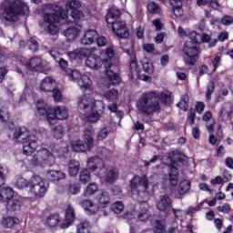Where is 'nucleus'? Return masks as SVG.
Returning <instances> with one entry per match:
<instances>
[{
	"label": "nucleus",
	"instance_id": "f257e3e1",
	"mask_svg": "<svg viewBox=\"0 0 233 233\" xmlns=\"http://www.w3.org/2000/svg\"><path fill=\"white\" fill-rule=\"evenodd\" d=\"M81 8V2L79 0H69L66 4V9L56 4H47L44 5V24L42 28H45L51 35H56L59 32V26H61V21L68 19V10H77Z\"/></svg>",
	"mask_w": 233,
	"mask_h": 233
},
{
	"label": "nucleus",
	"instance_id": "f03ea898",
	"mask_svg": "<svg viewBox=\"0 0 233 233\" xmlns=\"http://www.w3.org/2000/svg\"><path fill=\"white\" fill-rule=\"evenodd\" d=\"M62 157L68 154V147H63L59 149V147L55 144H51L50 147L38 150L32 157L31 164L33 167H54L56 165V156Z\"/></svg>",
	"mask_w": 233,
	"mask_h": 233
},
{
	"label": "nucleus",
	"instance_id": "7ed1b4c3",
	"mask_svg": "<svg viewBox=\"0 0 233 233\" xmlns=\"http://www.w3.org/2000/svg\"><path fill=\"white\" fill-rule=\"evenodd\" d=\"M1 19L9 21V23H16L19 21L20 15H28L30 8L23 0H6L2 3Z\"/></svg>",
	"mask_w": 233,
	"mask_h": 233
},
{
	"label": "nucleus",
	"instance_id": "20e7f679",
	"mask_svg": "<svg viewBox=\"0 0 233 233\" xmlns=\"http://www.w3.org/2000/svg\"><path fill=\"white\" fill-rule=\"evenodd\" d=\"M79 108L85 110L86 121L96 123L105 114V103L94 97L84 96L79 101Z\"/></svg>",
	"mask_w": 233,
	"mask_h": 233
},
{
	"label": "nucleus",
	"instance_id": "39448f33",
	"mask_svg": "<svg viewBox=\"0 0 233 233\" xmlns=\"http://www.w3.org/2000/svg\"><path fill=\"white\" fill-rule=\"evenodd\" d=\"M14 141L23 143L25 156H31L37 150V137L34 132L27 131L25 127H18L12 130Z\"/></svg>",
	"mask_w": 233,
	"mask_h": 233
},
{
	"label": "nucleus",
	"instance_id": "423d86ee",
	"mask_svg": "<svg viewBox=\"0 0 233 233\" xmlns=\"http://www.w3.org/2000/svg\"><path fill=\"white\" fill-rule=\"evenodd\" d=\"M87 167L89 170L95 172L96 176L102 181H106V183H114L117 179V169L116 167H111L106 169L103 159L93 157L87 160Z\"/></svg>",
	"mask_w": 233,
	"mask_h": 233
},
{
	"label": "nucleus",
	"instance_id": "0eeeda50",
	"mask_svg": "<svg viewBox=\"0 0 233 233\" xmlns=\"http://www.w3.org/2000/svg\"><path fill=\"white\" fill-rule=\"evenodd\" d=\"M137 108L138 112L144 116H152V114L157 112L161 106H159L157 97H156V93L149 92L142 94L137 100Z\"/></svg>",
	"mask_w": 233,
	"mask_h": 233
},
{
	"label": "nucleus",
	"instance_id": "6e6552de",
	"mask_svg": "<svg viewBox=\"0 0 233 233\" xmlns=\"http://www.w3.org/2000/svg\"><path fill=\"white\" fill-rule=\"evenodd\" d=\"M121 17V11L116 7L111 8L106 16V21L107 25H112V30L120 39H127L130 35L127 24L125 22L117 21Z\"/></svg>",
	"mask_w": 233,
	"mask_h": 233
},
{
	"label": "nucleus",
	"instance_id": "1a4fd4ad",
	"mask_svg": "<svg viewBox=\"0 0 233 233\" xmlns=\"http://www.w3.org/2000/svg\"><path fill=\"white\" fill-rule=\"evenodd\" d=\"M94 147V127L88 126L84 130L83 141L75 140L71 142V147L75 152H86Z\"/></svg>",
	"mask_w": 233,
	"mask_h": 233
},
{
	"label": "nucleus",
	"instance_id": "9d476101",
	"mask_svg": "<svg viewBox=\"0 0 233 233\" xmlns=\"http://www.w3.org/2000/svg\"><path fill=\"white\" fill-rule=\"evenodd\" d=\"M48 192V184H46L41 176L35 175L29 180V193L34 198H45Z\"/></svg>",
	"mask_w": 233,
	"mask_h": 233
},
{
	"label": "nucleus",
	"instance_id": "9b49d317",
	"mask_svg": "<svg viewBox=\"0 0 233 233\" xmlns=\"http://www.w3.org/2000/svg\"><path fill=\"white\" fill-rule=\"evenodd\" d=\"M18 61L22 66H25L26 70H30L31 72H45L46 70V61L38 56H35L29 60L25 56H20Z\"/></svg>",
	"mask_w": 233,
	"mask_h": 233
},
{
	"label": "nucleus",
	"instance_id": "f8f14e48",
	"mask_svg": "<svg viewBox=\"0 0 233 233\" xmlns=\"http://www.w3.org/2000/svg\"><path fill=\"white\" fill-rule=\"evenodd\" d=\"M198 45L199 44L194 40L186 41L183 52L187 57L186 60L187 65H190L191 66L196 65L198 56H199V48H198Z\"/></svg>",
	"mask_w": 233,
	"mask_h": 233
},
{
	"label": "nucleus",
	"instance_id": "ddd939ff",
	"mask_svg": "<svg viewBox=\"0 0 233 233\" xmlns=\"http://www.w3.org/2000/svg\"><path fill=\"white\" fill-rule=\"evenodd\" d=\"M130 188L132 194H137V196L144 194L146 198H148V193H147V188H148V178H147L146 176L134 177L130 182Z\"/></svg>",
	"mask_w": 233,
	"mask_h": 233
},
{
	"label": "nucleus",
	"instance_id": "4468645a",
	"mask_svg": "<svg viewBox=\"0 0 233 233\" xmlns=\"http://www.w3.org/2000/svg\"><path fill=\"white\" fill-rule=\"evenodd\" d=\"M65 218L60 224V228H68L76 221V211L74 207L70 204H66L64 208Z\"/></svg>",
	"mask_w": 233,
	"mask_h": 233
},
{
	"label": "nucleus",
	"instance_id": "2eb2a0df",
	"mask_svg": "<svg viewBox=\"0 0 233 233\" xmlns=\"http://www.w3.org/2000/svg\"><path fill=\"white\" fill-rule=\"evenodd\" d=\"M130 72L132 77H137L141 81H146L147 83H150L152 81V77L147 75H141L139 72V66H137V58L135 56L131 57L130 61Z\"/></svg>",
	"mask_w": 233,
	"mask_h": 233
},
{
	"label": "nucleus",
	"instance_id": "dca6fc26",
	"mask_svg": "<svg viewBox=\"0 0 233 233\" xmlns=\"http://www.w3.org/2000/svg\"><path fill=\"white\" fill-rule=\"evenodd\" d=\"M105 61L101 59V56L91 53V56L86 59V66L91 70H99L103 66Z\"/></svg>",
	"mask_w": 233,
	"mask_h": 233
},
{
	"label": "nucleus",
	"instance_id": "f3484780",
	"mask_svg": "<svg viewBox=\"0 0 233 233\" xmlns=\"http://www.w3.org/2000/svg\"><path fill=\"white\" fill-rule=\"evenodd\" d=\"M80 205L87 216H95V214L99 212V205L91 199H85Z\"/></svg>",
	"mask_w": 233,
	"mask_h": 233
},
{
	"label": "nucleus",
	"instance_id": "a211bd4d",
	"mask_svg": "<svg viewBox=\"0 0 233 233\" xmlns=\"http://www.w3.org/2000/svg\"><path fill=\"white\" fill-rule=\"evenodd\" d=\"M92 54V50L89 48H78L73 52L67 53L70 59H88Z\"/></svg>",
	"mask_w": 233,
	"mask_h": 233
},
{
	"label": "nucleus",
	"instance_id": "6ab92c4d",
	"mask_svg": "<svg viewBox=\"0 0 233 233\" xmlns=\"http://www.w3.org/2000/svg\"><path fill=\"white\" fill-rule=\"evenodd\" d=\"M157 208L160 212H164V214H168L170 209L172 208V200L168 196L160 197L158 202L157 203Z\"/></svg>",
	"mask_w": 233,
	"mask_h": 233
},
{
	"label": "nucleus",
	"instance_id": "aec40b11",
	"mask_svg": "<svg viewBox=\"0 0 233 233\" xmlns=\"http://www.w3.org/2000/svg\"><path fill=\"white\" fill-rule=\"evenodd\" d=\"M67 41H76L81 35V27L77 25H71L64 32Z\"/></svg>",
	"mask_w": 233,
	"mask_h": 233
},
{
	"label": "nucleus",
	"instance_id": "412c9836",
	"mask_svg": "<svg viewBox=\"0 0 233 233\" xmlns=\"http://www.w3.org/2000/svg\"><path fill=\"white\" fill-rule=\"evenodd\" d=\"M56 86L57 83L56 82V79L46 76L40 82L39 88L42 92H52Z\"/></svg>",
	"mask_w": 233,
	"mask_h": 233
},
{
	"label": "nucleus",
	"instance_id": "4be33fe9",
	"mask_svg": "<svg viewBox=\"0 0 233 233\" xmlns=\"http://www.w3.org/2000/svg\"><path fill=\"white\" fill-rule=\"evenodd\" d=\"M96 201L100 208H106L110 205V193L102 191L96 196Z\"/></svg>",
	"mask_w": 233,
	"mask_h": 233
},
{
	"label": "nucleus",
	"instance_id": "5701e85b",
	"mask_svg": "<svg viewBox=\"0 0 233 233\" xmlns=\"http://www.w3.org/2000/svg\"><path fill=\"white\" fill-rule=\"evenodd\" d=\"M46 177L49 179V181L57 183V181L65 179L66 177V174L63 173L61 170H49L46 173Z\"/></svg>",
	"mask_w": 233,
	"mask_h": 233
},
{
	"label": "nucleus",
	"instance_id": "b1692460",
	"mask_svg": "<svg viewBox=\"0 0 233 233\" xmlns=\"http://www.w3.org/2000/svg\"><path fill=\"white\" fill-rule=\"evenodd\" d=\"M81 168V164L76 159H71L67 164V173L72 177H76L79 174V169Z\"/></svg>",
	"mask_w": 233,
	"mask_h": 233
},
{
	"label": "nucleus",
	"instance_id": "393cba45",
	"mask_svg": "<svg viewBox=\"0 0 233 233\" xmlns=\"http://www.w3.org/2000/svg\"><path fill=\"white\" fill-rule=\"evenodd\" d=\"M97 31L88 30L81 39L82 45H92L97 39Z\"/></svg>",
	"mask_w": 233,
	"mask_h": 233
},
{
	"label": "nucleus",
	"instance_id": "a878e982",
	"mask_svg": "<svg viewBox=\"0 0 233 233\" xmlns=\"http://www.w3.org/2000/svg\"><path fill=\"white\" fill-rule=\"evenodd\" d=\"M103 97L109 103H117L119 101V91L116 89H110L103 92Z\"/></svg>",
	"mask_w": 233,
	"mask_h": 233
},
{
	"label": "nucleus",
	"instance_id": "bb28decb",
	"mask_svg": "<svg viewBox=\"0 0 233 233\" xmlns=\"http://www.w3.org/2000/svg\"><path fill=\"white\" fill-rule=\"evenodd\" d=\"M183 0H170L172 6V12L176 17H181L183 15Z\"/></svg>",
	"mask_w": 233,
	"mask_h": 233
},
{
	"label": "nucleus",
	"instance_id": "cd10ccee",
	"mask_svg": "<svg viewBox=\"0 0 233 233\" xmlns=\"http://www.w3.org/2000/svg\"><path fill=\"white\" fill-rule=\"evenodd\" d=\"M178 182H179V171L177 170L176 164H173L170 167V170H169V183L172 187H177Z\"/></svg>",
	"mask_w": 233,
	"mask_h": 233
},
{
	"label": "nucleus",
	"instance_id": "c85d7f7f",
	"mask_svg": "<svg viewBox=\"0 0 233 233\" xmlns=\"http://www.w3.org/2000/svg\"><path fill=\"white\" fill-rule=\"evenodd\" d=\"M77 83L81 90L86 91L92 88V80L90 79V76L86 75L81 76L80 79L77 80Z\"/></svg>",
	"mask_w": 233,
	"mask_h": 233
},
{
	"label": "nucleus",
	"instance_id": "c756f323",
	"mask_svg": "<svg viewBox=\"0 0 233 233\" xmlns=\"http://www.w3.org/2000/svg\"><path fill=\"white\" fill-rule=\"evenodd\" d=\"M20 220L15 217H5L1 221V225L4 228H14L15 225H19Z\"/></svg>",
	"mask_w": 233,
	"mask_h": 233
},
{
	"label": "nucleus",
	"instance_id": "7c9ffc66",
	"mask_svg": "<svg viewBox=\"0 0 233 233\" xmlns=\"http://www.w3.org/2000/svg\"><path fill=\"white\" fill-rule=\"evenodd\" d=\"M137 218L139 221H147L148 218H150V212L148 211V204H147L146 202L141 203Z\"/></svg>",
	"mask_w": 233,
	"mask_h": 233
},
{
	"label": "nucleus",
	"instance_id": "2f4dec72",
	"mask_svg": "<svg viewBox=\"0 0 233 233\" xmlns=\"http://www.w3.org/2000/svg\"><path fill=\"white\" fill-rule=\"evenodd\" d=\"M10 199H14V189L12 187H2L0 189V201L8 203Z\"/></svg>",
	"mask_w": 233,
	"mask_h": 233
},
{
	"label": "nucleus",
	"instance_id": "473e14b6",
	"mask_svg": "<svg viewBox=\"0 0 233 233\" xmlns=\"http://www.w3.org/2000/svg\"><path fill=\"white\" fill-rule=\"evenodd\" d=\"M197 5L198 6L208 5L209 8L213 10H219L221 8V5L218 0H197Z\"/></svg>",
	"mask_w": 233,
	"mask_h": 233
},
{
	"label": "nucleus",
	"instance_id": "72a5a7b5",
	"mask_svg": "<svg viewBox=\"0 0 233 233\" xmlns=\"http://www.w3.org/2000/svg\"><path fill=\"white\" fill-rule=\"evenodd\" d=\"M76 233H90L92 225H90V221L88 220H82L80 223L76 224Z\"/></svg>",
	"mask_w": 233,
	"mask_h": 233
},
{
	"label": "nucleus",
	"instance_id": "f704fd0d",
	"mask_svg": "<svg viewBox=\"0 0 233 233\" xmlns=\"http://www.w3.org/2000/svg\"><path fill=\"white\" fill-rule=\"evenodd\" d=\"M233 112V106L230 103L225 104L220 111V117L223 121H227L228 117L232 115Z\"/></svg>",
	"mask_w": 233,
	"mask_h": 233
},
{
	"label": "nucleus",
	"instance_id": "c9c22d12",
	"mask_svg": "<svg viewBox=\"0 0 233 233\" xmlns=\"http://www.w3.org/2000/svg\"><path fill=\"white\" fill-rule=\"evenodd\" d=\"M59 120L68 119V109L65 106H58L53 108Z\"/></svg>",
	"mask_w": 233,
	"mask_h": 233
},
{
	"label": "nucleus",
	"instance_id": "e433bc0d",
	"mask_svg": "<svg viewBox=\"0 0 233 233\" xmlns=\"http://www.w3.org/2000/svg\"><path fill=\"white\" fill-rule=\"evenodd\" d=\"M190 37H194L193 41L198 45L199 43H208V41H210V35L207 34L199 35L197 32H192Z\"/></svg>",
	"mask_w": 233,
	"mask_h": 233
},
{
	"label": "nucleus",
	"instance_id": "4c0bfd02",
	"mask_svg": "<svg viewBox=\"0 0 233 233\" xmlns=\"http://www.w3.org/2000/svg\"><path fill=\"white\" fill-rule=\"evenodd\" d=\"M99 190V187L96 183H90L83 191L84 198H91Z\"/></svg>",
	"mask_w": 233,
	"mask_h": 233
},
{
	"label": "nucleus",
	"instance_id": "58836bf2",
	"mask_svg": "<svg viewBox=\"0 0 233 233\" xmlns=\"http://www.w3.org/2000/svg\"><path fill=\"white\" fill-rule=\"evenodd\" d=\"M45 116H46V121L49 125H56L57 123V121L59 120L54 108H49L47 110V112L45 114Z\"/></svg>",
	"mask_w": 233,
	"mask_h": 233
},
{
	"label": "nucleus",
	"instance_id": "ea45409f",
	"mask_svg": "<svg viewBox=\"0 0 233 233\" xmlns=\"http://www.w3.org/2000/svg\"><path fill=\"white\" fill-rule=\"evenodd\" d=\"M30 180H26V178L23 177H16L15 187L16 188L23 190V188H29Z\"/></svg>",
	"mask_w": 233,
	"mask_h": 233
},
{
	"label": "nucleus",
	"instance_id": "a19ab883",
	"mask_svg": "<svg viewBox=\"0 0 233 233\" xmlns=\"http://www.w3.org/2000/svg\"><path fill=\"white\" fill-rule=\"evenodd\" d=\"M191 183L190 180L184 179L180 182L178 187L179 196H185L190 190Z\"/></svg>",
	"mask_w": 233,
	"mask_h": 233
},
{
	"label": "nucleus",
	"instance_id": "79ce46f5",
	"mask_svg": "<svg viewBox=\"0 0 233 233\" xmlns=\"http://www.w3.org/2000/svg\"><path fill=\"white\" fill-rule=\"evenodd\" d=\"M106 76L112 85H119L121 83V77H119V75L114 73L112 70H106Z\"/></svg>",
	"mask_w": 233,
	"mask_h": 233
},
{
	"label": "nucleus",
	"instance_id": "37998d69",
	"mask_svg": "<svg viewBox=\"0 0 233 233\" xmlns=\"http://www.w3.org/2000/svg\"><path fill=\"white\" fill-rule=\"evenodd\" d=\"M6 208L7 210H13V211L19 210V208H21V201H19V199L13 197V198H11L7 202Z\"/></svg>",
	"mask_w": 233,
	"mask_h": 233
},
{
	"label": "nucleus",
	"instance_id": "c03bdc74",
	"mask_svg": "<svg viewBox=\"0 0 233 233\" xmlns=\"http://www.w3.org/2000/svg\"><path fill=\"white\" fill-rule=\"evenodd\" d=\"M92 176L90 175V170L85 168L82 169L79 173V181L82 185H86L91 179Z\"/></svg>",
	"mask_w": 233,
	"mask_h": 233
},
{
	"label": "nucleus",
	"instance_id": "a18cd8bd",
	"mask_svg": "<svg viewBox=\"0 0 233 233\" xmlns=\"http://www.w3.org/2000/svg\"><path fill=\"white\" fill-rule=\"evenodd\" d=\"M59 223H61V217L58 214H54L47 217L46 224L48 227H57Z\"/></svg>",
	"mask_w": 233,
	"mask_h": 233
},
{
	"label": "nucleus",
	"instance_id": "49530a36",
	"mask_svg": "<svg viewBox=\"0 0 233 233\" xmlns=\"http://www.w3.org/2000/svg\"><path fill=\"white\" fill-rule=\"evenodd\" d=\"M79 192H81V184L74 183L68 186L67 194H69V196H77Z\"/></svg>",
	"mask_w": 233,
	"mask_h": 233
},
{
	"label": "nucleus",
	"instance_id": "de8ad7c7",
	"mask_svg": "<svg viewBox=\"0 0 233 233\" xmlns=\"http://www.w3.org/2000/svg\"><path fill=\"white\" fill-rule=\"evenodd\" d=\"M10 119V112L8 111V106H2L0 108V121L5 123Z\"/></svg>",
	"mask_w": 233,
	"mask_h": 233
},
{
	"label": "nucleus",
	"instance_id": "09e8293b",
	"mask_svg": "<svg viewBox=\"0 0 233 233\" xmlns=\"http://www.w3.org/2000/svg\"><path fill=\"white\" fill-rule=\"evenodd\" d=\"M36 108H37V112L40 116H45V114H46L48 112V110H50V108H48V106L46 105V103L43 100H39L36 103Z\"/></svg>",
	"mask_w": 233,
	"mask_h": 233
},
{
	"label": "nucleus",
	"instance_id": "8fccbe9b",
	"mask_svg": "<svg viewBox=\"0 0 233 233\" xmlns=\"http://www.w3.org/2000/svg\"><path fill=\"white\" fill-rule=\"evenodd\" d=\"M192 32H196V31H190V29H183V27L178 26L177 28V34L180 37H182L183 39H189L190 41H194V37L190 36V34Z\"/></svg>",
	"mask_w": 233,
	"mask_h": 233
},
{
	"label": "nucleus",
	"instance_id": "3c124183",
	"mask_svg": "<svg viewBox=\"0 0 233 233\" xmlns=\"http://www.w3.org/2000/svg\"><path fill=\"white\" fill-rule=\"evenodd\" d=\"M52 134L56 139H62L65 137V128L63 126H56L53 128Z\"/></svg>",
	"mask_w": 233,
	"mask_h": 233
},
{
	"label": "nucleus",
	"instance_id": "603ef678",
	"mask_svg": "<svg viewBox=\"0 0 233 233\" xmlns=\"http://www.w3.org/2000/svg\"><path fill=\"white\" fill-rule=\"evenodd\" d=\"M105 56H106V61H110L112 59H115L116 57V47L114 46H110L106 47L105 50Z\"/></svg>",
	"mask_w": 233,
	"mask_h": 233
},
{
	"label": "nucleus",
	"instance_id": "864d4df0",
	"mask_svg": "<svg viewBox=\"0 0 233 233\" xmlns=\"http://www.w3.org/2000/svg\"><path fill=\"white\" fill-rule=\"evenodd\" d=\"M147 11L149 14H161V7L155 2H149L147 4Z\"/></svg>",
	"mask_w": 233,
	"mask_h": 233
},
{
	"label": "nucleus",
	"instance_id": "5fc2aeb1",
	"mask_svg": "<svg viewBox=\"0 0 233 233\" xmlns=\"http://www.w3.org/2000/svg\"><path fill=\"white\" fill-rule=\"evenodd\" d=\"M142 66H143V70L144 72H146L147 74H154V66H152V63H150V61H148V59L145 58L142 61Z\"/></svg>",
	"mask_w": 233,
	"mask_h": 233
},
{
	"label": "nucleus",
	"instance_id": "6e6d98bb",
	"mask_svg": "<svg viewBox=\"0 0 233 233\" xmlns=\"http://www.w3.org/2000/svg\"><path fill=\"white\" fill-rule=\"evenodd\" d=\"M124 209H125V205L121 201H116L113 203L111 206V210L115 214H121V212H123Z\"/></svg>",
	"mask_w": 233,
	"mask_h": 233
},
{
	"label": "nucleus",
	"instance_id": "4d7b16f0",
	"mask_svg": "<svg viewBox=\"0 0 233 233\" xmlns=\"http://www.w3.org/2000/svg\"><path fill=\"white\" fill-rule=\"evenodd\" d=\"M66 74L71 81H79V77H81L79 71L74 69H67Z\"/></svg>",
	"mask_w": 233,
	"mask_h": 233
},
{
	"label": "nucleus",
	"instance_id": "13d9d810",
	"mask_svg": "<svg viewBox=\"0 0 233 233\" xmlns=\"http://www.w3.org/2000/svg\"><path fill=\"white\" fill-rule=\"evenodd\" d=\"M110 127H103L100 129V131L97 133V139L98 141H103V139H106L108 137V134H110Z\"/></svg>",
	"mask_w": 233,
	"mask_h": 233
},
{
	"label": "nucleus",
	"instance_id": "bf43d9fd",
	"mask_svg": "<svg viewBox=\"0 0 233 233\" xmlns=\"http://www.w3.org/2000/svg\"><path fill=\"white\" fill-rule=\"evenodd\" d=\"M177 106H178V108H181V110H184V112H187V110H188V96H184L181 98L180 102L177 104Z\"/></svg>",
	"mask_w": 233,
	"mask_h": 233
},
{
	"label": "nucleus",
	"instance_id": "052dcab7",
	"mask_svg": "<svg viewBox=\"0 0 233 233\" xmlns=\"http://www.w3.org/2000/svg\"><path fill=\"white\" fill-rule=\"evenodd\" d=\"M160 100L162 103H170L172 101V93L170 91H165L160 95Z\"/></svg>",
	"mask_w": 233,
	"mask_h": 233
},
{
	"label": "nucleus",
	"instance_id": "680f3d73",
	"mask_svg": "<svg viewBox=\"0 0 233 233\" xmlns=\"http://www.w3.org/2000/svg\"><path fill=\"white\" fill-rule=\"evenodd\" d=\"M71 17L75 21H83V19H85V14H83V12H81L79 10H73L71 12Z\"/></svg>",
	"mask_w": 233,
	"mask_h": 233
},
{
	"label": "nucleus",
	"instance_id": "e2e57ef3",
	"mask_svg": "<svg viewBox=\"0 0 233 233\" xmlns=\"http://www.w3.org/2000/svg\"><path fill=\"white\" fill-rule=\"evenodd\" d=\"M27 46H29V50H31V52H37V40L35 38L29 39L27 41Z\"/></svg>",
	"mask_w": 233,
	"mask_h": 233
},
{
	"label": "nucleus",
	"instance_id": "0e129e2a",
	"mask_svg": "<svg viewBox=\"0 0 233 233\" xmlns=\"http://www.w3.org/2000/svg\"><path fill=\"white\" fill-rule=\"evenodd\" d=\"M56 63H58L62 72H65V74L70 70V68H68V62L66 60L60 58L56 61Z\"/></svg>",
	"mask_w": 233,
	"mask_h": 233
},
{
	"label": "nucleus",
	"instance_id": "69168bd1",
	"mask_svg": "<svg viewBox=\"0 0 233 233\" xmlns=\"http://www.w3.org/2000/svg\"><path fill=\"white\" fill-rule=\"evenodd\" d=\"M214 87H215L214 82H209L208 84L207 93H206L208 101H210L212 99L211 96L212 94H214Z\"/></svg>",
	"mask_w": 233,
	"mask_h": 233
},
{
	"label": "nucleus",
	"instance_id": "338daca9",
	"mask_svg": "<svg viewBox=\"0 0 233 233\" xmlns=\"http://www.w3.org/2000/svg\"><path fill=\"white\" fill-rule=\"evenodd\" d=\"M53 97L56 103H59V101H61V99H63V94L61 93V90L54 87Z\"/></svg>",
	"mask_w": 233,
	"mask_h": 233
},
{
	"label": "nucleus",
	"instance_id": "774afa93",
	"mask_svg": "<svg viewBox=\"0 0 233 233\" xmlns=\"http://www.w3.org/2000/svg\"><path fill=\"white\" fill-rule=\"evenodd\" d=\"M96 45L97 46L103 47V46H106V45L108 44V40L106 39V37L105 36H96Z\"/></svg>",
	"mask_w": 233,
	"mask_h": 233
}]
</instances>
